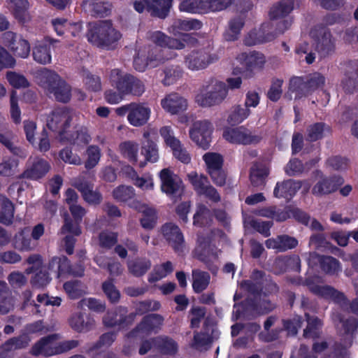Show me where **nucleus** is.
Returning <instances> with one entry per match:
<instances>
[{"label": "nucleus", "instance_id": "obj_45", "mask_svg": "<svg viewBox=\"0 0 358 358\" xmlns=\"http://www.w3.org/2000/svg\"><path fill=\"white\" fill-rule=\"evenodd\" d=\"M192 287L195 292L199 293L206 289L210 282V275L207 272L194 270L192 271Z\"/></svg>", "mask_w": 358, "mask_h": 358}, {"label": "nucleus", "instance_id": "obj_33", "mask_svg": "<svg viewBox=\"0 0 358 358\" xmlns=\"http://www.w3.org/2000/svg\"><path fill=\"white\" fill-rule=\"evenodd\" d=\"M176 57V55L173 53L170 54L169 56L166 55L164 56H160L157 57L154 55V53H152L149 56L148 60H145L144 57L138 55L134 58V66L136 70L138 71H144L147 66H150L152 68H154L157 66L158 64L164 62L165 61L168 59H171Z\"/></svg>", "mask_w": 358, "mask_h": 358}, {"label": "nucleus", "instance_id": "obj_23", "mask_svg": "<svg viewBox=\"0 0 358 358\" xmlns=\"http://www.w3.org/2000/svg\"><path fill=\"white\" fill-rule=\"evenodd\" d=\"M162 108L171 115H176L187 109L188 103L185 98L177 93L166 95L161 100Z\"/></svg>", "mask_w": 358, "mask_h": 358}, {"label": "nucleus", "instance_id": "obj_19", "mask_svg": "<svg viewBox=\"0 0 358 358\" xmlns=\"http://www.w3.org/2000/svg\"><path fill=\"white\" fill-rule=\"evenodd\" d=\"M343 182V179L339 176L327 177L322 175L313 186L312 193L315 196L331 194L336 191Z\"/></svg>", "mask_w": 358, "mask_h": 358}, {"label": "nucleus", "instance_id": "obj_26", "mask_svg": "<svg viewBox=\"0 0 358 358\" xmlns=\"http://www.w3.org/2000/svg\"><path fill=\"white\" fill-rule=\"evenodd\" d=\"M221 253V250L210 245L207 241L199 238L198 244L194 250L195 256L205 263L216 260Z\"/></svg>", "mask_w": 358, "mask_h": 358}, {"label": "nucleus", "instance_id": "obj_14", "mask_svg": "<svg viewBox=\"0 0 358 358\" xmlns=\"http://www.w3.org/2000/svg\"><path fill=\"white\" fill-rule=\"evenodd\" d=\"M187 176L197 194L204 195L214 202L220 200L218 192L209 184L207 177L203 175H199L195 171L189 173Z\"/></svg>", "mask_w": 358, "mask_h": 358}, {"label": "nucleus", "instance_id": "obj_61", "mask_svg": "<svg viewBox=\"0 0 358 358\" xmlns=\"http://www.w3.org/2000/svg\"><path fill=\"white\" fill-rule=\"evenodd\" d=\"M327 131L328 128L322 122L313 124L307 129V138L312 141H317L322 138Z\"/></svg>", "mask_w": 358, "mask_h": 358}, {"label": "nucleus", "instance_id": "obj_28", "mask_svg": "<svg viewBox=\"0 0 358 358\" xmlns=\"http://www.w3.org/2000/svg\"><path fill=\"white\" fill-rule=\"evenodd\" d=\"M301 186L302 183L299 180H285L276 184L273 194L277 198H285L289 200L296 194Z\"/></svg>", "mask_w": 358, "mask_h": 358}, {"label": "nucleus", "instance_id": "obj_31", "mask_svg": "<svg viewBox=\"0 0 358 358\" xmlns=\"http://www.w3.org/2000/svg\"><path fill=\"white\" fill-rule=\"evenodd\" d=\"M50 169L49 163L43 159H36L22 173V177L38 180L44 177Z\"/></svg>", "mask_w": 358, "mask_h": 358}, {"label": "nucleus", "instance_id": "obj_13", "mask_svg": "<svg viewBox=\"0 0 358 358\" xmlns=\"http://www.w3.org/2000/svg\"><path fill=\"white\" fill-rule=\"evenodd\" d=\"M210 45L206 49L194 50L188 54L185 60L186 66L192 71H199L206 68L216 58L210 54Z\"/></svg>", "mask_w": 358, "mask_h": 358}, {"label": "nucleus", "instance_id": "obj_40", "mask_svg": "<svg viewBox=\"0 0 358 358\" xmlns=\"http://www.w3.org/2000/svg\"><path fill=\"white\" fill-rule=\"evenodd\" d=\"M244 25V19L241 16L232 18L228 24V28L224 33V38L227 41H236Z\"/></svg>", "mask_w": 358, "mask_h": 358}, {"label": "nucleus", "instance_id": "obj_8", "mask_svg": "<svg viewBox=\"0 0 358 358\" xmlns=\"http://www.w3.org/2000/svg\"><path fill=\"white\" fill-rule=\"evenodd\" d=\"M73 113L66 108H57L51 112L46 119L47 127L59 134V138H64L71 125Z\"/></svg>", "mask_w": 358, "mask_h": 358}, {"label": "nucleus", "instance_id": "obj_48", "mask_svg": "<svg viewBox=\"0 0 358 358\" xmlns=\"http://www.w3.org/2000/svg\"><path fill=\"white\" fill-rule=\"evenodd\" d=\"M128 270L134 275H143L151 266L150 261L145 259H138L128 262Z\"/></svg>", "mask_w": 358, "mask_h": 358}, {"label": "nucleus", "instance_id": "obj_25", "mask_svg": "<svg viewBox=\"0 0 358 358\" xmlns=\"http://www.w3.org/2000/svg\"><path fill=\"white\" fill-rule=\"evenodd\" d=\"M127 313V308L120 306L116 309L115 313H107L106 315H105L103 319V323L108 327H113L116 325L124 327V324L131 323L136 316L135 313H131L129 315H126Z\"/></svg>", "mask_w": 358, "mask_h": 358}, {"label": "nucleus", "instance_id": "obj_2", "mask_svg": "<svg viewBox=\"0 0 358 358\" xmlns=\"http://www.w3.org/2000/svg\"><path fill=\"white\" fill-rule=\"evenodd\" d=\"M241 287L245 290L250 292L253 294H257V296H255V302H248L247 305L243 306L235 305L234 306L233 317L238 320L241 317H246L248 312H251L252 315L256 314H264L268 311H271L273 308V305L271 304L264 298L262 300V294L258 292L260 287L259 282H252L250 280H245L241 282Z\"/></svg>", "mask_w": 358, "mask_h": 358}, {"label": "nucleus", "instance_id": "obj_16", "mask_svg": "<svg viewBox=\"0 0 358 358\" xmlns=\"http://www.w3.org/2000/svg\"><path fill=\"white\" fill-rule=\"evenodd\" d=\"M324 77L320 73L315 72L310 74L306 80L301 77H294L290 80L289 90L293 92L302 91L308 93L324 85Z\"/></svg>", "mask_w": 358, "mask_h": 358}, {"label": "nucleus", "instance_id": "obj_36", "mask_svg": "<svg viewBox=\"0 0 358 358\" xmlns=\"http://www.w3.org/2000/svg\"><path fill=\"white\" fill-rule=\"evenodd\" d=\"M115 339L113 333L103 334L99 342L90 350L92 358H110L109 354L104 350V348L110 346Z\"/></svg>", "mask_w": 358, "mask_h": 358}, {"label": "nucleus", "instance_id": "obj_5", "mask_svg": "<svg viewBox=\"0 0 358 358\" xmlns=\"http://www.w3.org/2000/svg\"><path fill=\"white\" fill-rule=\"evenodd\" d=\"M57 334H52L41 338L31 349L34 355L52 356L62 353L78 345L76 341L59 342Z\"/></svg>", "mask_w": 358, "mask_h": 358}, {"label": "nucleus", "instance_id": "obj_11", "mask_svg": "<svg viewBox=\"0 0 358 358\" xmlns=\"http://www.w3.org/2000/svg\"><path fill=\"white\" fill-rule=\"evenodd\" d=\"M59 41L50 36H44L33 42L32 57L40 64H48L52 62L50 46L55 47Z\"/></svg>", "mask_w": 358, "mask_h": 358}, {"label": "nucleus", "instance_id": "obj_24", "mask_svg": "<svg viewBox=\"0 0 358 358\" xmlns=\"http://www.w3.org/2000/svg\"><path fill=\"white\" fill-rule=\"evenodd\" d=\"M92 140L86 127L80 126L76 128V130L71 133L67 132L62 141H66L71 144L76 150L82 149L87 145Z\"/></svg>", "mask_w": 358, "mask_h": 358}, {"label": "nucleus", "instance_id": "obj_7", "mask_svg": "<svg viewBox=\"0 0 358 358\" xmlns=\"http://www.w3.org/2000/svg\"><path fill=\"white\" fill-rule=\"evenodd\" d=\"M183 37V41H180L176 38H171L160 31L151 32L149 36L152 42L162 48V49L159 51H155L154 55L157 57H166V55L169 56L171 53H173L176 55V53L171 50H182L185 47V41L189 37V36L184 34Z\"/></svg>", "mask_w": 358, "mask_h": 358}, {"label": "nucleus", "instance_id": "obj_50", "mask_svg": "<svg viewBox=\"0 0 358 358\" xmlns=\"http://www.w3.org/2000/svg\"><path fill=\"white\" fill-rule=\"evenodd\" d=\"M85 155V167L87 169H92L99 164L101 157V151L99 146L91 145L87 148Z\"/></svg>", "mask_w": 358, "mask_h": 358}, {"label": "nucleus", "instance_id": "obj_47", "mask_svg": "<svg viewBox=\"0 0 358 358\" xmlns=\"http://www.w3.org/2000/svg\"><path fill=\"white\" fill-rule=\"evenodd\" d=\"M179 10L189 13H206L205 0H182L180 3Z\"/></svg>", "mask_w": 358, "mask_h": 358}, {"label": "nucleus", "instance_id": "obj_49", "mask_svg": "<svg viewBox=\"0 0 358 358\" xmlns=\"http://www.w3.org/2000/svg\"><path fill=\"white\" fill-rule=\"evenodd\" d=\"M268 171L267 168L261 164H255L250 171V181L254 186H259L264 183V180Z\"/></svg>", "mask_w": 358, "mask_h": 358}, {"label": "nucleus", "instance_id": "obj_52", "mask_svg": "<svg viewBox=\"0 0 358 358\" xmlns=\"http://www.w3.org/2000/svg\"><path fill=\"white\" fill-rule=\"evenodd\" d=\"M121 154L130 162H136L138 152V144L134 141H127L122 143L120 146Z\"/></svg>", "mask_w": 358, "mask_h": 358}, {"label": "nucleus", "instance_id": "obj_38", "mask_svg": "<svg viewBox=\"0 0 358 358\" xmlns=\"http://www.w3.org/2000/svg\"><path fill=\"white\" fill-rule=\"evenodd\" d=\"M276 272L281 273L287 270L299 271L301 268V260L299 256L293 255L292 257H283L277 259L275 261Z\"/></svg>", "mask_w": 358, "mask_h": 358}, {"label": "nucleus", "instance_id": "obj_63", "mask_svg": "<svg viewBox=\"0 0 358 358\" xmlns=\"http://www.w3.org/2000/svg\"><path fill=\"white\" fill-rule=\"evenodd\" d=\"M117 241V235L116 233L103 231L99 236V245L104 249L111 248Z\"/></svg>", "mask_w": 358, "mask_h": 358}, {"label": "nucleus", "instance_id": "obj_41", "mask_svg": "<svg viewBox=\"0 0 358 358\" xmlns=\"http://www.w3.org/2000/svg\"><path fill=\"white\" fill-rule=\"evenodd\" d=\"M141 155L144 156L145 162H141L140 166L143 167L146 162L155 163L159 160L158 148L152 140L145 141L141 146Z\"/></svg>", "mask_w": 358, "mask_h": 358}, {"label": "nucleus", "instance_id": "obj_55", "mask_svg": "<svg viewBox=\"0 0 358 358\" xmlns=\"http://www.w3.org/2000/svg\"><path fill=\"white\" fill-rule=\"evenodd\" d=\"M306 317L308 322V326L304 330L303 336L306 338L317 337L320 334V329L322 327L321 321L317 317H310L307 313H306Z\"/></svg>", "mask_w": 358, "mask_h": 358}, {"label": "nucleus", "instance_id": "obj_32", "mask_svg": "<svg viewBox=\"0 0 358 358\" xmlns=\"http://www.w3.org/2000/svg\"><path fill=\"white\" fill-rule=\"evenodd\" d=\"M151 15L164 18L169 13L173 0H143Z\"/></svg>", "mask_w": 358, "mask_h": 358}, {"label": "nucleus", "instance_id": "obj_21", "mask_svg": "<svg viewBox=\"0 0 358 358\" xmlns=\"http://www.w3.org/2000/svg\"><path fill=\"white\" fill-rule=\"evenodd\" d=\"M162 233L163 236L177 252H181L184 247V237L179 227L173 223H166L162 226Z\"/></svg>", "mask_w": 358, "mask_h": 358}, {"label": "nucleus", "instance_id": "obj_35", "mask_svg": "<svg viewBox=\"0 0 358 358\" xmlns=\"http://www.w3.org/2000/svg\"><path fill=\"white\" fill-rule=\"evenodd\" d=\"M345 331V338L344 343L336 346L335 349L336 356H343L345 354V350L349 348L352 343V334L358 327V322L357 319L352 317L343 324Z\"/></svg>", "mask_w": 358, "mask_h": 358}, {"label": "nucleus", "instance_id": "obj_1", "mask_svg": "<svg viewBox=\"0 0 358 358\" xmlns=\"http://www.w3.org/2000/svg\"><path fill=\"white\" fill-rule=\"evenodd\" d=\"M87 37L90 43L98 48L114 50L117 48L122 34L110 21L103 20L90 23Z\"/></svg>", "mask_w": 358, "mask_h": 358}, {"label": "nucleus", "instance_id": "obj_64", "mask_svg": "<svg viewBox=\"0 0 358 358\" xmlns=\"http://www.w3.org/2000/svg\"><path fill=\"white\" fill-rule=\"evenodd\" d=\"M320 264L323 271L328 273L334 274L341 270L338 262L331 257H322Z\"/></svg>", "mask_w": 358, "mask_h": 358}, {"label": "nucleus", "instance_id": "obj_42", "mask_svg": "<svg viewBox=\"0 0 358 358\" xmlns=\"http://www.w3.org/2000/svg\"><path fill=\"white\" fill-rule=\"evenodd\" d=\"M193 224L196 227H202L208 225L212 220V215L209 209L203 204H198L194 215Z\"/></svg>", "mask_w": 358, "mask_h": 358}, {"label": "nucleus", "instance_id": "obj_57", "mask_svg": "<svg viewBox=\"0 0 358 358\" xmlns=\"http://www.w3.org/2000/svg\"><path fill=\"white\" fill-rule=\"evenodd\" d=\"M250 114L249 108L241 107V106H235L228 117V122L231 124H238L245 120Z\"/></svg>", "mask_w": 358, "mask_h": 358}, {"label": "nucleus", "instance_id": "obj_34", "mask_svg": "<svg viewBox=\"0 0 358 358\" xmlns=\"http://www.w3.org/2000/svg\"><path fill=\"white\" fill-rule=\"evenodd\" d=\"M268 248L275 249L280 252L294 248L298 245V241L287 235L278 236L275 238H269L266 241Z\"/></svg>", "mask_w": 358, "mask_h": 358}, {"label": "nucleus", "instance_id": "obj_46", "mask_svg": "<svg viewBox=\"0 0 358 358\" xmlns=\"http://www.w3.org/2000/svg\"><path fill=\"white\" fill-rule=\"evenodd\" d=\"M164 78L162 82L164 85H171L178 81L182 76V69L177 65L166 66L164 71Z\"/></svg>", "mask_w": 358, "mask_h": 358}, {"label": "nucleus", "instance_id": "obj_59", "mask_svg": "<svg viewBox=\"0 0 358 358\" xmlns=\"http://www.w3.org/2000/svg\"><path fill=\"white\" fill-rule=\"evenodd\" d=\"M18 166V161L6 157L0 162V176L4 177H10L13 176L17 171Z\"/></svg>", "mask_w": 358, "mask_h": 358}, {"label": "nucleus", "instance_id": "obj_44", "mask_svg": "<svg viewBox=\"0 0 358 358\" xmlns=\"http://www.w3.org/2000/svg\"><path fill=\"white\" fill-rule=\"evenodd\" d=\"M162 322V318L160 315H149L144 317L142 322L138 326L136 331L148 334L157 328Z\"/></svg>", "mask_w": 358, "mask_h": 358}, {"label": "nucleus", "instance_id": "obj_37", "mask_svg": "<svg viewBox=\"0 0 358 358\" xmlns=\"http://www.w3.org/2000/svg\"><path fill=\"white\" fill-rule=\"evenodd\" d=\"M30 229L24 227L19 231L14 236L13 247L20 251H29L34 248V244L29 237Z\"/></svg>", "mask_w": 358, "mask_h": 358}, {"label": "nucleus", "instance_id": "obj_56", "mask_svg": "<svg viewBox=\"0 0 358 358\" xmlns=\"http://www.w3.org/2000/svg\"><path fill=\"white\" fill-rule=\"evenodd\" d=\"M31 47L29 42L23 38L19 37L15 45L10 49V51L17 57L26 59L29 56Z\"/></svg>", "mask_w": 358, "mask_h": 358}, {"label": "nucleus", "instance_id": "obj_54", "mask_svg": "<svg viewBox=\"0 0 358 358\" xmlns=\"http://www.w3.org/2000/svg\"><path fill=\"white\" fill-rule=\"evenodd\" d=\"M173 270L171 262H167L159 266L155 267L153 271L150 275L148 281L150 282H157L163 278H165L168 274L171 273Z\"/></svg>", "mask_w": 358, "mask_h": 358}, {"label": "nucleus", "instance_id": "obj_39", "mask_svg": "<svg viewBox=\"0 0 358 358\" xmlns=\"http://www.w3.org/2000/svg\"><path fill=\"white\" fill-rule=\"evenodd\" d=\"M0 222L5 225H10L14 218V205L6 196L0 195Z\"/></svg>", "mask_w": 358, "mask_h": 358}, {"label": "nucleus", "instance_id": "obj_43", "mask_svg": "<svg viewBox=\"0 0 358 358\" xmlns=\"http://www.w3.org/2000/svg\"><path fill=\"white\" fill-rule=\"evenodd\" d=\"M138 210L142 213L143 217L141 219V224L145 229H152L157 221L156 210L146 205H141Z\"/></svg>", "mask_w": 358, "mask_h": 358}, {"label": "nucleus", "instance_id": "obj_4", "mask_svg": "<svg viewBox=\"0 0 358 358\" xmlns=\"http://www.w3.org/2000/svg\"><path fill=\"white\" fill-rule=\"evenodd\" d=\"M291 26V21L285 20L280 22L278 28L273 30V23L267 22L258 29L250 31L244 38V43L252 46L273 40L278 35L283 34Z\"/></svg>", "mask_w": 358, "mask_h": 358}, {"label": "nucleus", "instance_id": "obj_17", "mask_svg": "<svg viewBox=\"0 0 358 358\" xmlns=\"http://www.w3.org/2000/svg\"><path fill=\"white\" fill-rule=\"evenodd\" d=\"M294 0H281L278 3L273 5L270 8L268 15L272 20L271 22L273 23V30L278 28L280 22L290 18H285L294 9Z\"/></svg>", "mask_w": 358, "mask_h": 358}, {"label": "nucleus", "instance_id": "obj_60", "mask_svg": "<svg viewBox=\"0 0 358 358\" xmlns=\"http://www.w3.org/2000/svg\"><path fill=\"white\" fill-rule=\"evenodd\" d=\"M206 164L208 171L222 167L223 158L221 155L216 152H207L203 156Z\"/></svg>", "mask_w": 358, "mask_h": 358}, {"label": "nucleus", "instance_id": "obj_3", "mask_svg": "<svg viewBox=\"0 0 358 358\" xmlns=\"http://www.w3.org/2000/svg\"><path fill=\"white\" fill-rule=\"evenodd\" d=\"M227 94L228 87L224 83L210 78L199 88L195 101L200 106L212 107L220 104Z\"/></svg>", "mask_w": 358, "mask_h": 358}, {"label": "nucleus", "instance_id": "obj_30", "mask_svg": "<svg viewBox=\"0 0 358 358\" xmlns=\"http://www.w3.org/2000/svg\"><path fill=\"white\" fill-rule=\"evenodd\" d=\"M202 23L198 20L195 19H176L172 24L169 27L168 31L169 33L178 36L182 35L185 31H189L193 30H199L201 28Z\"/></svg>", "mask_w": 358, "mask_h": 358}, {"label": "nucleus", "instance_id": "obj_18", "mask_svg": "<svg viewBox=\"0 0 358 358\" xmlns=\"http://www.w3.org/2000/svg\"><path fill=\"white\" fill-rule=\"evenodd\" d=\"M311 36L315 38V48L322 57H325L334 50V41L326 28L312 31Z\"/></svg>", "mask_w": 358, "mask_h": 358}, {"label": "nucleus", "instance_id": "obj_27", "mask_svg": "<svg viewBox=\"0 0 358 358\" xmlns=\"http://www.w3.org/2000/svg\"><path fill=\"white\" fill-rule=\"evenodd\" d=\"M131 75L128 74L120 69H114L109 74V81L112 86L115 87L120 94H128L129 87L131 82Z\"/></svg>", "mask_w": 358, "mask_h": 358}, {"label": "nucleus", "instance_id": "obj_22", "mask_svg": "<svg viewBox=\"0 0 358 358\" xmlns=\"http://www.w3.org/2000/svg\"><path fill=\"white\" fill-rule=\"evenodd\" d=\"M151 110L145 104L131 103V110L127 115V120L133 127H141L148 122Z\"/></svg>", "mask_w": 358, "mask_h": 358}, {"label": "nucleus", "instance_id": "obj_12", "mask_svg": "<svg viewBox=\"0 0 358 358\" xmlns=\"http://www.w3.org/2000/svg\"><path fill=\"white\" fill-rule=\"evenodd\" d=\"M159 176L161 181V190L171 198L180 196L183 191L180 178L169 169H162Z\"/></svg>", "mask_w": 358, "mask_h": 358}, {"label": "nucleus", "instance_id": "obj_53", "mask_svg": "<svg viewBox=\"0 0 358 358\" xmlns=\"http://www.w3.org/2000/svg\"><path fill=\"white\" fill-rule=\"evenodd\" d=\"M64 289L71 299H77L86 293V287L77 280L65 282Z\"/></svg>", "mask_w": 358, "mask_h": 358}, {"label": "nucleus", "instance_id": "obj_29", "mask_svg": "<svg viewBox=\"0 0 358 358\" xmlns=\"http://www.w3.org/2000/svg\"><path fill=\"white\" fill-rule=\"evenodd\" d=\"M237 59L251 72L262 69L266 62L264 55L256 52H243L238 56Z\"/></svg>", "mask_w": 358, "mask_h": 358}, {"label": "nucleus", "instance_id": "obj_15", "mask_svg": "<svg viewBox=\"0 0 358 358\" xmlns=\"http://www.w3.org/2000/svg\"><path fill=\"white\" fill-rule=\"evenodd\" d=\"M223 137L229 142L235 144H256L260 142L262 137L252 134L245 127L227 128L223 133Z\"/></svg>", "mask_w": 358, "mask_h": 358}, {"label": "nucleus", "instance_id": "obj_20", "mask_svg": "<svg viewBox=\"0 0 358 358\" xmlns=\"http://www.w3.org/2000/svg\"><path fill=\"white\" fill-rule=\"evenodd\" d=\"M48 268L56 272L58 278L64 273L76 276H82L84 274V268L82 265L79 264L76 268H71L69 259L64 256L53 257L49 263Z\"/></svg>", "mask_w": 358, "mask_h": 358}, {"label": "nucleus", "instance_id": "obj_10", "mask_svg": "<svg viewBox=\"0 0 358 358\" xmlns=\"http://www.w3.org/2000/svg\"><path fill=\"white\" fill-rule=\"evenodd\" d=\"M213 124L206 120H198L193 123L189 130V137L198 146L206 150L210 146Z\"/></svg>", "mask_w": 358, "mask_h": 358}, {"label": "nucleus", "instance_id": "obj_51", "mask_svg": "<svg viewBox=\"0 0 358 358\" xmlns=\"http://www.w3.org/2000/svg\"><path fill=\"white\" fill-rule=\"evenodd\" d=\"M70 326L76 331L82 332L87 331L94 324V321L88 318L87 321L84 319V315L78 313L73 315L69 320Z\"/></svg>", "mask_w": 358, "mask_h": 358}, {"label": "nucleus", "instance_id": "obj_9", "mask_svg": "<svg viewBox=\"0 0 358 358\" xmlns=\"http://www.w3.org/2000/svg\"><path fill=\"white\" fill-rule=\"evenodd\" d=\"M306 285L312 293L320 297L332 300L339 304L345 303L346 298L343 293L336 290L331 286L324 285L319 277L308 279Z\"/></svg>", "mask_w": 358, "mask_h": 358}, {"label": "nucleus", "instance_id": "obj_6", "mask_svg": "<svg viewBox=\"0 0 358 358\" xmlns=\"http://www.w3.org/2000/svg\"><path fill=\"white\" fill-rule=\"evenodd\" d=\"M42 86L55 98L61 102H67L71 99L70 86L55 72L44 69L41 73Z\"/></svg>", "mask_w": 358, "mask_h": 358}, {"label": "nucleus", "instance_id": "obj_58", "mask_svg": "<svg viewBox=\"0 0 358 358\" xmlns=\"http://www.w3.org/2000/svg\"><path fill=\"white\" fill-rule=\"evenodd\" d=\"M113 196L115 199L126 202L135 196V190L131 186L120 185L113 192Z\"/></svg>", "mask_w": 358, "mask_h": 358}, {"label": "nucleus", "instance_id": "obj_62", "mask_svg": "<svg viewBox=\"0 0 358 358\" xmlns=\"http://www.w3.org/2000/svg\"><path fill=\"white\" fill-rule=\"evenodd\" d=\"M6 79L9 84L15 88L27 87L29 85L28 80L22 74L14 71L7 72Z\"/></svg>", "mask_w": 358, "mask_h": 358}]
</instances>
